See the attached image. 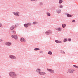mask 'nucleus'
<instances>
[{
	"label": "nucleus",
	"instance_id": "obj_14",
	"mask_svg": "<svg viewBox=\"0 0 78 78\" xmlns=\"http://www.w3.org/2000/svg\"><path fill=\"white\" fill-rule=\"evenodd\" d=\"M24 25L25 28H27L28 27V24H25Z\"/></svg>",
	"mask_w": 78,
	"mask_h": 78
},
{
	"label": "nucleus",
	"instance_id": "obj_16",
	"mask_svg": "<svg viewBox=\"0 0 78 78\" xmlns=\"http://www.w3.org/2000/svg\"><path fill=\"white\" fill-rule=\"evenodd\" d=\"M14 29V26H12L10 27V30H13Z\"/></svg>",
	"mask_w": 78,
	"mask_h": 78
},
{
	"label": "nucleus",
	"instance_id": "obj_22",
	"mask_svg": "<svg viewBox=\"0 0 78 78\" xmlns=\"http://www.w3.org/2000/svg\"><path fill=\"white\" fill-rule=\"evenodd\" d=\"M37 22H34L33 23V25H35V24H37Z\"/></svg>",
	"mask_w": 78,
	"mask_h": 78
},
{
	"label": "nucleus",
	"instance_id": "obj_24",
	"mask_svg": "<svg viewBox=\"0 0 78 78\" xmlns=\"http://www.w3.org/2000/svg\"><path fill=\"white\" fill-rule=\"evenodd\" d=\"M66 41H67V39L65 38L63 41V42H66Z\"/></svg>",
	"mask_w": 78,
	"mask_h": 78
},
{
	"label": "nucleus",
	"instance_id": "obj_1",
	"mask_svg": "<svg viewBox=\"0 0 78 78\" xmlns=\"http://www.w3.org/2000/svg\"><path fill=\"white\" fill-rule=\"evenodd\" d=\"M9 76H11L12 78H16V73L14 72H10L9 73Z\"/></svg>",
	"mask_w": 78,
	"mask_h": 78
},
{
	"label": "nucleus",
	"instance_id": "obj_19",
	"mask_svg": "<svg viewBox=\"0 0 78 78\" xmlns=\"http://www.w3.org/2000/svg\"><path fill=\"white\" fill-rule=\"evenodd\" d=\"M34 50L35 51H37V50H40V49L39 48H35L34 49Z\"/></svg>",
	"mask_w": 78,
	"mask_h": 78
},
{
	"label": "nucleus",
	"instance_id": "obj_36",
	"mask_svg": "<svg viewBox=\"0 0 78 78\" xmlns=\"http://www.w3.org/2000/svg\"><path fill=\"white\" fill-rule=\"evenodd\" d=\"M16 25H17V24H16V25H15V27H17V26H16Z\"/></svg>",
	"mask_w": 78,
	"mask_h": 78
},
{
	"label": "nucleus",
	"instance_id": "obj_35",
	"mask_svg": "<svg viewBox=\"0 0 78 78\" xmlns=\"http://www.w3.org/2000/svg\"><path fill=\"white\" fill-rule=\"evenodd\" d=\"M2 40H0V42H2Z\"/></svg>",
	"mask_w": 78,
	"mask_h": 78
},
{
	"label": "nucleus",
	"instance_id": "obj_29",
	"mask_svg": "<svg viewBox=\"0 0 78 78\" xmlns=\"http://www.w3.org/2000/svg\"><path fill=\"white\" fill-rule=\"evenodd\" d=\"M62 53H65V52L63 51H62Z\"/></svg>",
	"mask_w": 78,
	"mask_h": 78
},
{
	"label": "nucleus",
	"instance_id": "obj_25",
	"mask_svg": "<svg viewBox=\"0 0 78 78\" xmlns=\"http://www.w3.org/2000/svg\"><path fill=\"white\" fill-rule=\"evenodd\" d=\"M48 54L49 55H51L52 54V52H51V51H49L48 52Z\"/></svg>",
	"mask_w": 78,
	"mask_h": 78
},
{
	"label": "nucleus",
	"instance_id": "obj_17",
	"mask_svg": "<svg viewBox=\"0 0 78 78\" xmlns=\"http://www.w3.org/2000/svg\"><path fill=\"white\" fill-rule=\"evenodd\" d=\"M46 34H49V30L48 31H47L46 33Z\"/></svg>",
	"mask_w": 78,
	"mask_h": 78
},
{
	"label": "nucleus",
	"instance_id": "obj_18",
	"mask_svg": "<svg viewBox=\"0 0 78 78\" xmlns=\"http://www.w3.org/2000/svg\"><path fill=\"white\" fill-rule=\"evenodd\" d=\"M73 66L74 67H75V68H76V69H78V66H77L75 65H74Z\"/></svg>",
	"mask_w": 78,
	"mask_h": 78
},
{
	"label": "nucleus",
	"instance_id": "obj_32",
	"mask_svg": "<svg viewBox=\"0 0 78 78\" xmlns=\"http://www.w3.org/2000/svg\"><path fill=\"white\" fill-rule=\"evenodd\" d=\"M72 22H75V20H73L72 21Z\"/></svg>",
	"mask_w": 78,
	"mask_h": 78
},
{
	"label": "nucleus",
	"instance_id": "obj_30",
	"mask_svg": "<svg viewBox=\"0 0 78 78\" xmlns=\"http://www.w3.org/2000/svg\"><path fill=\"white\" fill-rule=\"evenodd\" d=\"M13 33H14V34H16V31H13Z\"/></svg>",
	"mask_w": 78,
	"mask_h": 78
},
{
	"label": "nucleus",
	"instance_id": "obj_6",
	"mask_svg": "<svg viewBox=\"0 0 78 78\" xmlns=\"http://www.w3.org/2000/svg\"><path fill=\"white\" fill-rule=\"evenodd\" d=\"M21 42H25L26 41L25 40V39H24L23 38H22L21 39Z\"/></svg>",
	"mask_w": 78,
	"mask_h": 78
},
{
	"label": "nucleus",
	"instance_id": "obj_9",
	"mask_svg": "<svg viewBox=\"0 0 78 78\" xmlns=\"http://www.w3.org/2000/svg\"><path fill=\"white\" fill-rule=\"evenodd\" d=\"M56 30H58V31H61L62 29L61 28H56Z\"/></svg>",
	"mask_w": 78,
	"mask_h": 78
},
{
	"label": "nucleus",
	"instance_id": "obj_12",
	"mask_svg": "<svg viewBox=\"0 0 78 78\" xmlns=\"http://www.w3.org/2000/svg\"><path fill=\"white\" fill-rule=\"evenodd\" d=\"M62 27L63 28H65V27H66V24H63L62 25Z\"/></svg>",
	"mask_w": 78,
	"mask_h": 78
},
{
	"label": "nucleus",
	"instance_id": "obj_11",
	"mask_svg": "<svg viewBox=\"0 0 78 78\" xmlns=\"http://www.w3.org/2000/svg\"><path fill=\"white\" fill-rule=\"evenodd\" d=\"M55 42H56V43H61L62 42H61V41H57V40H56L55 41Z\"/></svg>",
	"mask_w": 78,
	"mask_h": 78
},
{
	"label": "nucleus",
	"instance_id": "obj_15",
	"mask_svg": "<svg viewBox=\"0 0 78 78\" xmlns=\"http://www.w3.org/2000/svg\"><path fill=\"white\" fill-rule=\"evenodd\" d=\"M67 17H72V16L70 15H69V14H67Z\"/></svg>",
	"mask_w": 78,
	"mask_h": 78
},
{
	"label": "nucleus",
	"instance_id": "obj_4",
	"mask_svg": "<svg viewBox=\"0 0 78 78\" xmlns=\"http://www.w3.org/2000/svg\"><path fill=\"white\" fill-rule=\"evenodd\" d=\"M12 37L14 38V39H17L18 38L17 36V35H12Z\"/></svg>",
	"mask_w": 78,
	"mask_h": 78
},
{
	"label": "nucleus",
	"instance_id": "obj_21",
	"mask_svg": "<svg viewBox=\"0 0 78 78\" xmlns=\"http://www.w3.org/2000/svg\"><path fill=\"white\" fill-rule=\"evenodd\" d=\"M59 7L60 8H62L63 6L62 5H60Z\"/></svg>",
	"mask_w": 78,
	"mask_h": 78
},
{
	"label": "nucleus",
	"instance_id": "obj_5",
	"mask_svg": "<svg viewBox=\"0 0 78 78\" xmlns=\"http://www.w3.org/2000/svg\"><path fill=\"white\" fill-rule=\"evenodd\" d=\"M47 70H48V71H49V72H50L51 73H54V70L52 69H47Z\"/></svg>",
	"mask_w": 78,
	"mask_h": 78
},
{
	"label": "nucleus",
	"instance_id": "obj_28",
	"mask_svg": "<svg viewBox=\"0 0 78 78\" xmlns=\"http://www.w3.org/2000/svg\"><path fill=\"white\" fill-rule=\"evenodd\" d=\"M49 34L50 33H52V32H51V31L49 30Z\"/></svg>",
	"mask_w": 78,
	"mask_h": 78
},
{
	"label": "nucleus",
	"instance_id": "obj_2",
	"mask_svg": "<svg viewBox=\"0 0 78 78\" xmlns=\"http://www.w3.org/2000/svg\"><path fill=\"white\" fill-rule=\"evenodd\" d=\"M74 71V70L72 69H68V72H69V73H73Z\"/></svg>",
	"mask_w": 78,
	"mask_h": 78
},
{
	"label": "nucleus",
	"instance_id": "obj_27",
	"mask_svg": "<svg viewBox=\"0 0 78 78\" xmlns=\"http://www.w3.org/2000/svg\"><path fill=\"white\" fill-rule=\"evenodd\" d=\"M39 70H40V71H41V69H37V72H39Z\"/></svg>",
	"mask_w": 78,
	"mask_h": 78
},
{
	"label": "nucleus",
	"instance_id": "obj_38",
	"mask_svg": "<svg viewBox=\"0 0 78 78\" xmlns=\"http://www.w3.org/2000/svg\"><path fill=\"white\" fill-rule=\"evenodd\" d=\"M77 78H78V77Z\"/></svg>",
	"mask_w": 78,
	"mask_h": 78
},
{
	"label": "nucleus",
	"instance_id": "obj_23",
	"mask_svg": "<svg viewBox=\"0 0 78 78\" xmlns=\"http://www.w3.org/2000/svg\"><path fill=\"white\" fill-rule=\"evenodd\" d=\"M27 25H28L29 26H30L31 25V24L30 23H27Z\"/></svg>",
	"mask_w": 78,
	"mask_h": 78
},
{
	"label": "nucleus",
	"instance_id": "obj_10",
	"mask_svg": "<svg viewBox=\"0 0 78 78\" xmlns=\"http://www.w3.org/2000/svg\"><path fill=\"white\" fill-rule=\"evenodd\" d=\"M13 14H14V15H15V16H19V14L17 13H15L14 12H13Z\"/></svg>",
	"mask_w": 78,
	"mask_h": 78
},
{
	"label": "nucleus",
	"instance_id": "obj_8",
	"mask_svg": "<svg viewBox=\"0 0 78 78\" xmlns=\"http://www.w3.org/2000/svg\"><path fill=\"white\" fill-rule=\"evenodd\" d=\"M10 58L11 59H16V57L13 55H10L9 56Z\"/></svg>",
	"mask_w": 78,
	"mask_h": 78
},
{
	"label": "nucleus",
	"instance_id": "obj_31",
	"mask_svg": "<svg viewBox=\"0 0 78 78\" xmlns=\"http://www.w3.org/2000/svg\"><path fill=\"white\" fill-rule=\"evenodd\" d=\"M69 41H71V39H69L68 40Z\"/></svg>",
	"mask_w": 78,
	"mask_h": 78
},
{
	"label": "nucleus",
	"instance_id": "obj_20",
	"mask_svg": "<svg viewBox=\"0 0 78 78\" xmlns=\"http://www.w3.org/2000/svg\"><path fill=\"white\" fill-rule=\"evenodd\" d=\"M59 3L60 4H61V3H62V0H59Z\"/></svg>",
	"mask_w": 78,
	"mask_h": 78
},
{
	"label": "nucleus",
	"instance_id": "obj_13",
	"mask_svg": "<svg viewBox=\"0 0 78 78\" xmlns=\"http://www.w3.org/2000/svg\"><path fill=\"white\" fill-rule=\"evenodd\" d=\"M57 12L58 13H60L61 12V10L58 9L57 10Z\"/></svg>",
	"mask_w": 78,
	"mask_h": 78
},
{
	"label": "nucleus",
	"instance_id": "obj_37",
	"mask_svg": "<svg viewBox=\"0 0 78 78\" xmlns=\"http://www.w3.org/2000/svg\"><path fill=\"white\" fill-rule=\"evenodd\" d=\"M45 78V77H44V78Z\"/></svg>",
	"mask_w": 78,
	"mask_h": 78
},
{
	"label": "nucleus",
	"instance_id": "obj_26",
	"mask_svg": "<svg viewBox=\"0 0 78 78\" xmlns=\"http://www.w3.org/2000/svg\"><path fill=\"white\" fill-rule=\"evenodd\" d=\"M47 16H50V13H47Z\"/></svg>",
	"mask_w": 78,
	"mask_h": 78
},
{
	"label": "nucleus",
	"instance_id": "obj_34",
	"mask_svg": "<svg viewBox=\"0 0 78 78\" xmlns=\"http://www.w3.org/2000/svg\"><path fill=\"white\" fill-rule=\"evenodd\" d=\"M2 27V24L0 23V27Z\"/></svg>",
	"mask_w": 78,
	"mask_h": 78
},
{
	"label": "nucleus",
	"instance_id": "obj_7",
	"mask_svg": "<svg viewBox=\"0 0 78 78\" xmlns=\"http://www.w3.org/2000/svg\"><path fill=\"white\" fill-rule=\"evenodd\" d=\"M5 44L6 45L9 46V45H10L11 44V43L10 42H7L5 43Z\"/></svg>",
	"mask_w": 78,
	"mask_h": 78
},
{
	"label": "nucleus",
	"instance_id": "obj_33",
	"mask_svg": "<svg viewBox=\"0 0 78 78\" xmlns=\"http://www.w3.org/2000/svg\"><path fill=\"white\" fill-rule=\"evenodd\" d=\"M40 53H42V51H40Z\"/></svg>",
	"mask_w": 78,
	"mask_h": 78
},
{
	"label": "nucleus",
	"instance_id": "obj_3",
	"mask_svg": "<svg viewBox=\"0 0 78 78\" xmlns=\"http://www.w3.org/2000/svg\"><path fill=\"white\" fill-rule=\"evenodd\" d=\"M41 70H39V75H45L46 74V73H45L44 72H40Z\"/></svg>",
	"mask_w": 78,
	"mask_h": 78
}]
</instances>
